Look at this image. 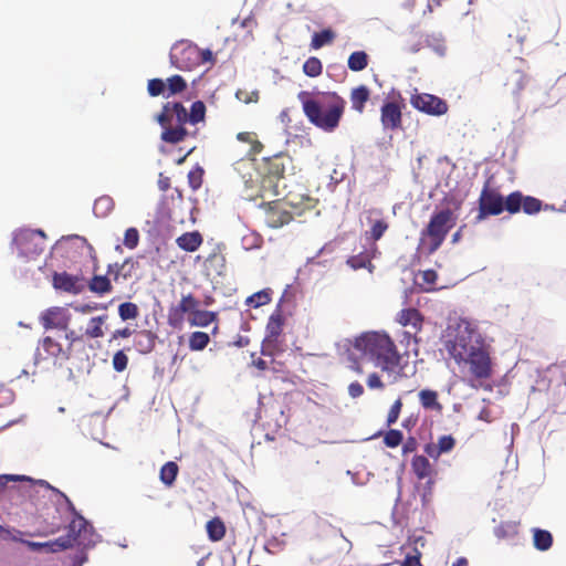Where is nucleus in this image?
<instances>
[{
    "label": "nucleus",
    "instance_id": "nucleus-1",
    "mask_svg": "<svg viewBox=\"0 0 566 566\" xmlns=\"http://www.w3.org/2000/svg\"><path fill=\"white\" fill-rule=\"evenodd\" d=\"M443 346L469 387L491 390L488 384L494 374L491 347L478 331L469 324L459 326L454 335L448 334Z\"/></svg>",
    "mask_w": 566,
    "mask_h": 566
},
{
    "label": "nucleus",
    "instance_id": "nucleus-2",
    "mask_svg": "<svg viewBox=\"0 0 566 566\" xmlns=\"http://www.w3.org/2000/svg\"><path fill=\"white\" fill-rule=\"evenodd\" d=\"M303 112L311 124L326 133L334 132L345 112L346 101L335 92L297 94Z\"/></svg>",
    "mask_w": 566,
    "mask_h": 566
},
{
    "label": "nucleus",
    "instance_id": "nucleus-3",
    "mask_svg": "<svg viewBox=\"0 0 566 566\" xmlns=\"http://www.w3.org/2000/svg\"><path fill=\"white\" fill-rule=\"evenodd\" d=\"M354 347L384 371L395 373L400 365L401 356L386 333H364L355 339Z\"/></svg>",
    "mask_w": 566,
    "mask_h": 566
},
{
    "label": "nucleus",
    "instance_id": "nucleus-4",
    "mask_svg": "<svg viewBox=\"0 0 566 566\" xmlns=\"http://www.w3.org/2000/svg\"><path fill=\"white\" fill-rule=\"evenodd\" d=\"M163 128L160 138L168 144H178L188 135L185 124L189 122L188 112L181 103L168 102L156 117Z\"/></svg>",
    "mask_w": 566,
    "mask_h": 566
},
{
    "label": "nucleus",
    "instance_id": "nucleus-5",
    "mask_svg": "<svg viewBox=\"0 0 566 566\" xmlns=\"http://www.w3.org/2000/svg\"><path fill=\"white\" fill-rule=\"evenodd\" d=\"M457 217L449 208L434 212L427 227L421 231V243L428 254H433L455 226Z\"/></svg>",
    "mask_w": 566,
    "mask_h": 566
},
{
    "label": "nucleus",
    "instance_id": "nucleus-6",
    "mask_svg": "<svg viewBox=\"0 0 566 566\" xmlns=\"http://www.w3.org/2000/svg\"><path fill=\"white\" fill-rule=\"evenodd\" d=\"M45 238L42 230L21 229L14 233L13 244L21 256L34 259L44 251Z\"/></svg>",
    "mask_w": 566,
    "mask_h": 566
},
{
    "label": "nucleus",
    "instance_id": "nucleus-7",
    "mask_svg": "<svg viewBox=\"0 0 566 566\" xmlns=\"http://www.w3.org/2000/svg\"><path fill=\"white\" fill-rule=\"evenodd\" d=\"M525 67L526 63L521 57H514L502 67L503 85L516 97L520 96L521 92L528 83Z\"/></svg>",
    "mask_w": 566,
    "mask_h": 566
},
{
    "label": "nucleus",
    "instance_id": "nucleus-8",
    "mask_svg": "<svg viewBox=\"0 0 566 566\" xmlns=\"http://www.w3.org/2000/svg\"><path fill=\"white\" fill-rule=\"evenodd\" d=\"M201 49L188 41H180L170 50V62L181 71H190L199 66Z\"/></svg>",
    "mask_w": 566,
    "mask_h": 566
},
{
    "label": "nucleus",
    "instance_id": "nucleus-9",
    "mask_svg": "<svg viewBox=\"0 0 566 566\" xmlns=\"http://www.w3.org/2000/svg\"><path fill=\"white\" fill-rule=\"evenodd\" d=\"M504 211V198L499 189L491 187L488 180L479 197V213L476 220L480 222L489 216H499Z\"/></svg>",
    "mask_w": 566,
    "mask_h": 566
},
{
    "label": "nucleus",
    "instance_id": "nucleus-10",
    "mask_svg": "<svg viewBox=\"0 0 566 566\" xmlns=\"http://www.w3.org/2000/svg\"><path fill=\"white\" fill-rule=\"evenodd\" d=\"M397 322L405 328V338H407V345L413 343L412 350L418 352V344L420 339L418 334L421 332L423 326V315L417 308H403L397 314Z\"/></svg>",
    "mask_w": 566,
    "mask_h": 566
},
{
    "label": "nucleus",
    "instance_id": "nucleus-11",
    "mask_svg": "<svg viewBox=\"0 0 566 566\" xmlns=\"http://www.w3.org/2000/svg\"><path fill=\"white\" fill-rule=\"evenodd\" d=\"M200 306V301L191 293L181 295L178 304L168 310L167 321L172 328H181L187 317H191L195 310Z\"/></svg>",
    "mask_w": 566,
    "mask_h": 566
},
{
    "label": "nucleus",
    "instance_id": "nucleus-12",
    "mask_svg": "<svg viewBox=\"0 0 566 566\" xmlns=\"http://www.w3.org/2000/svg\"><path fill=\"white\" fill-rule=\"evenodd\" d=\"M108 316L106 314L92 317L88 321L87 327L83 334L76 333L74 329H71L70 326L65 332V339L67 340L66 348H70V353L72 354L73 347L81 342H84L85 338L96 339L102 338L105 335L103 326L105 325Z\"/></svg>",
    "mask_w": 566,
    "mask_h": 566
},
{
    "label": "nucleus",
    "instance_id": "nucleus-13",
    "mask_svg": "<svg viewBox=\"0 0 566 566\" xmlns=\"http://www.w3.org/2000/svg\"><path fill=\"white\" fill-rule=\"evenodd\" d=\"M40 345L45 353V356L42 355L39 348L34 357L35 365H39L41 360L44 359H52L54 364L62 365V363L69 360L72 356L70 348H64L60 342L51 336L43 337Z\"/></svg>",
    "mask_w": 566,
    "mask_h": 566
},
{
    "label": "nucleus",
    "instance_id": "nucleus-14",
    "mask_svg": "<svg viewBox=\"0 0 566 566\" xmlns=\"http://www.w3.org/2000/svg\"><path fill=\"white\" fill-rule=\"evenodd\" d=\"M410 104L416 109L432 116L444 115L449 109L446 101L428 93L412 95L410 98Z\"/></svg>",
    "mask_w": 566,
    "mask_h": 566
},
{
    "label": "nucleus",
    "instance_id": "nucleus-15",
    "mask_svg": "<svg viewBox=\"0 0 566 566\" xmlns=\"http://www.w3.org/2000/svg\"><path fill=\"white\" fill-rule=\"evenodd\" d=\"M39 322L46 331H67L71 323V314L65 307L52 306L41 313Z\"/></svg>",
    "mask_w": 566,
    "mask_h": 566
},
{
    "label": "nucleus",
    "instance_id": "nucleus-16",
    "mask_svg": "<svg viewBox=\"0 0 566 566\" xmlns=\"http://www.w3.org/2000/svg\"><path fill=\"white\" fill-rule=\"evenodd\" d=\"M403 104L397 101L385 102L380 108V123L384 130L397 132L402 128Z\"/></svg>",
    "mask_w": 566,
    "mask_h": 566
},
{
    "label": "nucleus",
    "instance_id": "nucleus-17",
    "mask_svg": "<svg viewBox=\"0 0 566 566\" xmlns=\"http://www.w3.org/2000/svg\"><path fill=\"white\" fill-rule=\"evenodd\" d=\"M284 326V317L281 308H277L271 314L266 324V338L262 344L261 353L262 355H272L270 349L273 342L277 339V337L282 334Z\"/></svg>",
    "mask_w": 566,
    "mask_h": 566
},
{
    "label": "nucleus",
    "instance_id": "nucleus-18",
    "mask_svg": "<svg viewBox=\"0 0 566 566\" xmlns=\"http://www.w3.org/2000/svg\"><path fill=\"white\" fill-rule=\"evenodd\" d=\"M293 220L292 213L284 209L277 201L266 205L265 208V223L268 227L277 229L289 224Z\"/></svg>",
    "mask_w": 566,
    "mask_h": 566
},
{
    "label": "nucleus",
    "instance_id": "nucleus-19",
    "mask_svg": "<svg viewBox=\"0 0 566 566\" xmlns=\"http://www.w3.org/2000/svg\"><path fill=\"white\" fill-rule=\"evenodd\" d=\"M287 161H290V157L283 153L265 159V178L269 179V181L283 178Z\"/></svg>",
    "mask_w": 566,
    "mask_h": 566
},
{
    "label": "nucleus",
    "instance_id": "nucleus-20",
    "mask_svg": "<svg viewBox=\"0 0 566 566\" xmlns=\"http://www.w3.org/2000/svg\"><path fill=\"white\" fill-rule=\"evenodd\" d=\"M53 286L71 294H80L84 286L77 276L71 275L67 272L54 273Z\"/></svg>",
    "mask_w": 566,
    "mask_h": 566
},
{
    "label": "nucleus",
    "instance_id": "nucleus-21",
    "mask_svg": "<svg viewBox=\"0 0 566 566\" xmlns=\"http://www.w3.org/2000/svg\"><path fill=\"white\" fill-rule=\"evenodd\" d=\"M377 252L376 245H373L369 250H364L355 255H352L347 259V265L354 271L366 269L369 273L374 272L375 265L373 264V259Z\"/></svg>",
    "mask_w": 566,
    "mask_h": 566
},
{
    "label": "nucleus",
    "instance_id": "nucleus-22",
    "mask_svg": "<svg viewBox=\"0 0 566 566\" xmlns=\"http://www.w3.org/2000/svg\"><path fill=\"white\" fill-rule=\"evenodd\" d=\"M224 245L216 244L206 259V268L213 271L218 275H222L226 270V255L223 253Z\"/></svg>",
    "mask_w": 566,
    "mask_h": 566
},
{
    "label": "nucleus",
    "instance_id": "nucleus-23",
    "mask_svg": "<svg viewBox=\"0 0 566 566\" xmlns=\"http://www.w3.org/2000/svg\"><path fill=\"white\" fill-rule=\"evenodd\" d=\"M157 336L151 331L144 329L137 333L134 339V346L140 354L153 352L156 345Z\"/></svg>",
    "mask_w": 566,
    "mask_h": 566
},
{
    "label": "nucleus",
    "instance_id": "nucleus-24",
    "mask_svg": "<svg viewBox=\"0 0 566 566\" xmlns=\"http://www.w3.org/2000/svg\"><path fill=\"white\" fill-rule=\"evenodd\" d=\"M134 262L130 258H127L123 263H113L107 266V274L112 276L111 280L118 282L122 277L123 280H127L132 276V271L134 269Z\"/></svg>",
    "mask_w": 566,
    "mask_h": 566
},
{
    "label": "nucleus",
    "instance_id": "nucleus-25",
    "mask_svg": "<svg viewBox=\"0 0 566 566\" xmlns=\"http://www.w3.org/2000/svg\"><path fill=\"white\" fill-rule=\"evenodd\" d=\"M187 321L190 326L207 327L218 321V313L197 307L191 317H187Z\"/></svg>",
    "mask_w": 566,
    "mask_h": 566
},
{
    "label": "nucleus",
    "instance_id": "nucleus-26",
    "mask_svg": "<svg viewBox=\"0 0 566 566\" xmlns=\"http://www.w3.org/2000/svg\"><path fill=\"white\" fill-rule=\"evenodd\" d=\"M352 108L361 114L365 109V104L370 98V91L366 85H359L350 92Z\"/></svg>",
    "mask_w": 566,
    "mask_h": 566
},
{
    "label": "nucleus",
    "instance_id": "nucleus-27",
    "mask_svg": "<svg viewBox=\"0 0 566 566\" xmlns=\"http://www.w3.org/2000/svg\"><path fill=\"white\" fill-rule=\"evenodd\" d=\"M177 245L187 252H195L202 243V235L198 231L186 232L176 239Z\"/></svg>",
    "mask_w": 566,
    "mask_h": 566
},
{
    "label": "nucleus",
    "instance_id": "nucleus-28",
    "mask_svg": "<svg viewBox=\"0 0 566 566\" xmlns=\"http://www.w3.org/2000/svg\"><path fill=\"white\" fill-rule=\"evenodd\" d=\"M72 536H61L52 542L48 543H34L31 542L29 545L33 549L46 548L49 552L56 553L72 547Z\"/></svg>",
    "mask_w": 566,
    "mask_h": 566
},
{
    "label": "nucleus",
    "instance_id": "nucleus-29",
    "mask_svg": "<svg viewBox=\"0 0 566 566\" xmlns=\"http://www.w3.org/2000/svg\"><path fill=\"white\" fill-rule=\"evenodd\" d=\"M88 522L77 513L69 525V532L65 536H72V546L74 544H82L80 539L83 533L87 532Z\"/></svg>",
    "mask_w": 566,
    "mask_h": 566
},
{
    "label": "nucleus",
    "instance_id": "nucleus-30",
    "mask_svg": "<svg viewBox=\"0 0 566 566\" xmlns=\"http://www.w3.org/2000/svg\"><path fill=\"white\" fill-rule=\"evenodd\" d=\"M420 405L426 410L441 412L443 406L439 402L438 392L432 389H422L418 394Z\"/></svg>",
    "mask_w": 566,
    "mask_h": 566
},
{
    "label": "nucleus",
    "instance_id": "nucleus-31",
    "mask_svg": "<svg viewBox=\"0 0 566 566\" xmlns=\"http://www.w3.org/2000/svg\"><path fill=\"white\" fill-rule=\"evenodd\" d=\"M411 469L419 480L431 478L433 469L424 455H415L411 461Z\"/></svg>",
    "mask_w": 566,
    "mask_h": 566
},
{
    "label": "nucleus",
    "instance_id": "nucleus-32",
    "mask_svg": "<svg viewBox=\"0 0 566 566\" xmlns=\"http://www.w3.org/2000/svg\"><path fill=\"white\" fill-rule=\"evenodd\" d=\"M455 440L452 436H442L437 446H427L426 451L432 458H438L441 453L449 452L454 448Z\"/></svg>",
    "mask_w": 566,
    "mask_h": 566
},
{
    "label": "nucleus",
    "instance_id": "nucleus-33",
    "mask_svg": "<svg viewBox=\"0 0 566 566\" xmlns=\"http://www.w3.org/2000/svg\"><path fill=\"white\" fill-rule=\"evenodd\" d=\"M91 292L103 295L112 292V280L107 275H94L88 282Z\"/></svg>",
    "mask_w": 566,
    "mask_h": 566
},
{
    "label": "nucleus",
    "instance_id": "nucleus-34",
    "mask_svg": "<svg viewBox=\"0 0 566 566\" xmlns=\"http://www.w3.org/2000/svg\"><path fill=\"white\" fill-rule=\"evenodd\" d=\"M115 207L114 199L104 195L98 197L93 205V212L97 218H106Z\"/></svg>",
    "mask_w": 566,
    "mask_h": 566
},
{
    "label": "nucleus",
    "instance_id": "nucleus-35",
    "mask_svg": "<svg viewBox=\"0 0 566 566\" xmlns=\"http://www.w3.org/2000/svg\"><path fill=\"white\" fill-rule=\"evenodd\" d=\"M208 538L211 542H219L226 535V525L220 517H213L206 525Z\"/></svg>",
    "mask_w": 566,
    "mask_h": 566
},
{
    "label": "nucleus",
    "instance_id": "nucleus-36",
    "mask_svg": "<svg viewBox=\"0 0 566 566\" xmlns=\"http://www.w3.org/2000/svg\"><path fill=\"white\" fill-rule=\"evenodd\" d=\"M178 472L179 468L177 463L174 461H168L161 467L159 472V479L166 486L170 488L174 485Z\"/></svg>",
    "mask_w": 566,
    "mask_h": 566
},
{
    "label": "nucleus",
    "instance_id": "nucleus-37",
    "mask_svg": "<svg viewBox=\"0 0 566 566\" xmlns=\"http://www.w3.org/2000/svg\"><path fill=\"white\" fill-rule=\"evenodd\" d=\"M347 64L354 72L363 71L368 65V55L364 51H355L349 55Z\"/></svg>",
    "mask_w": 566,
    "mask_h": 566
},
{
    "label": "nucleus",
    "instance_id": "nucleus-38",
    "mask_svg": "<svg viewBox=\"0 0 566 566\" xmlns=\"http://www.w3.org/2000/svg\"><path fill=\"white\" fill-rule=\"evenodd\" d=\"M523 201V193L521 191H513L504 198V210L515 214L521 211Z\"/></svg>",
    "mask_w": 566,
    "mask_h": 566
},
{
    "label": "nucleus",
    "instance_id": "nucleus-39",
    "mask_svg": "<svg viewBox=\"0 0 566 566\" xmlns=\"http://www.w3.org/2000/svg\"><path fill=\"white\" fill-rule=\"evenodd\" d=\"M553 536L548 531L535 528L534 530V546L538 551H547L552 547Z\"/></svg>",
    "mask_w": 566,
    "mask_h": 566
},
{
    "label": "nucleus",
    "instance_id": "nucleus-40",
    "mask_svg": "<svg viewBox=\"0 0 566 566\" xmlns=\"http://www.w3.org/2000/svg\"><path fill=\"white\" fill-rule=\"evenodd\" d=\"M210 342V337L205 332H193L189 335L188 345L191 350L199 352L205 349Z\"/></svg>",
    "mask_w": 566,
    "mask_h": 566
},
{
    "label": "nucleus",
    "instance_id": "nucleus-41",
    "mask_svg": "<svg viewBox=\"0 0 566 566\" xmlns=\"http://www.w3.org/2000/svg\"><path fill=\"white\" fill-rule=\"evenodd\" d=\"M335 33L331 29H325L321 32L314 33L311 41V46L314 50H318L326 44H329L334 41Z\"/></svg>",
    "mask_w": 566,
    "mask_h": 566
},
{
    "label": "nucleus",
    "instance_id": "nucleus-42",
    "mask_svg": "<svg viewBox=\"0 0 566 566\" xmlns=\"http://www.w3.org/2000/svg\"><path fill=\"white\" fill-rule=\"evenodd\" d=\"M187 88V82L180 75H172L167 78L166 90L168 91L166 97L184 92Z\"/></svg>",
    "mask_w": 566,
    "mask_h": 566
},
{
    "label": "nucleus",
    "instance_id": "nucleus-43",
    "mask_svg": "<svg viewBox=\"0 0 566 566\" xmlns=\"http://www.w3.org/2000/svg\"><path fill=\"white\" fill-rule=\"evenodd\" d=\"M237 139L242 143H247L250 145L251 154L261 153L263 145L258 140L256 134L252 132H242L237 135Z\"/></svg>",
    "mask_w": 566,
    "mask_h": 566
},
{
    "label": "nucleus",
    "instance_id": "nucleus-44",
    "mask_svg": "<svg viewBox=\"0 0 566 566\" xmlns=\"http://www.w3.org/2000/svg\"><path fill=\"white\" fill-rule=\"evenodd\" d=\"M323 64L316 56L308 57L303 64V72L310 77H316L322 74Z\"/></svg>",
    "mask_w": 566,
    "mask_h": 566
},
{
    "label": "nucleus",
    "instance_id": "nucleus-45",
    "mask_svg": "<svg viewBox=\"0 0 566 566\" xmlns=\"http://www.w3.org/2000/svg\"><path fill=\"white\" fill-rule=\"evenodd\" d=\"M271 302V291L269 289L259 291L248 297L247 303L253 307H260Z\"/></svg>",
    "mask_w": 566,
    "mask_h": 566
},
{
    "label": "nucleus",
    "instance_id": "nucleus-46",
    "mask_svg": "<svg viewBox=\"0 0 566 566\" xmlns=\"http://www.w3.org/2000/svg\"><path fill=\"white\" fill-rule=\"evenodd\" d=\"M118 314L123 321L135 319L139 314V310L135 303L125 302L118 306Z\"/></svg>",
    "mask_w": 566,
    "mask_h": 566
},
{
    "label": "nucleus",
    "instance_id": "nucleus-47",
    "mask_svg": "<svg viewBox=\"0 0 566 566\" xmlns=\"http://www.w3.org/2000/svg\"><path fill=\"white\" fill-rule=\"evenodd\" d=\"M206 115V105L201 101L193 102L190 108V113H188L189 123L197 124L205 119Z\"/></svg>",
    "mask_w": 566,
    "mask_h": 566
},
{
    "label": "nucleus",
    "instance_id": "nucleus-48",
    "mask_svg": "<svg viewBox=\"0 0 566 566\" xmlns=\"http://www.w3.org/2000/svg\"><path fill=\"white\" fill-rule=\"evenodd\" d=\"M522 209L527 214H534L541 211L542 201L535 197L523 196Z\"/></svg>",
    "mask_w": 566,
    "mask_h": 566
},
{
    "label": "nucleus",
    "instance_id": "nucleus-49",
    "mask_svg": "<svg viewBox=\"0 0 566 566\" xmlns=\"http://www.w3.org/2000/svg\"><path fill=\"white\" fill-rule=\"evenodd\" d=\"M389 224L385 219L376 220L369 231V235L374 241H378L381 239L384 233L388 230Z\"/></svg>",
    "mask_w": 566,
    "mask_h": 566
},
{
    "label": "nucleus",
    "instance_id": "nucleus-50",
    "mask_svg": "<svg viewBox=\"0 0 566 566\" xmlns=\"http://www.w3.org/2000/svg\"><path fill=\"white\" fill-rule=\"evenodd\" d=\"M403 440V434L400 430L390 429L385 433L384 443L388 448H397Z\"/></svg>",
    "mask_w": 566,
    "mask_h": 566
},
{
    "label": "nucleus",
    "instance_id": "nucleus-51",
    "mask_svg": "<svg viewBox=\"0 0 566 566\" xmlns=\"http://www.w3.org/2000/svg\"><path fill=\"white\" fill-rule=\"evenodd\" d=\"M147 91L153 97L165 95L166 83L161 78H151L148 81Z\"/></svg>",
    "mask_w": 566,
    "mask_h": 566
},
{
    "label": "nucleus",
    "instance_id": "nucleus-52",
    "mask_svg": "<svg viewBox=\"0 0 566 566\" xmlns=\"http://www.w3.org/2000/svg\"><path fill=\"white\" fill-rule=\"evenodd\" d=\"M203 169L199 166L188 172V182L192 190H198L202 185Z\"/></svg>",
    "mask_w": 566,
    "mask_h": 566
},
{
    "label": "nucleus",
    "instance_id": "nucleus-53",
    "mask_svg": "<svg viewBox=\"0 0 566 566\" xmlns=\"http://www.w3.org/2000/svg\"><path fill=\"white\" fill-rule=\"evenodd\" d=\"M139 242V232L136 228H128L124 234V245L128 249H135Z\"/></svg>",
    "mask_w": 566,
    "mask_h": 566
},
{
    "label": "nucleus",
    "instance_id": "nucleus-54",
    "mask_svg": "<svg viewBox=\"0 0 566 566\" xmlns=\"http://www.w3.org/2000/svg\"><path fill=\"white\" fill-rule=\"evenodd\" d=\"M127 365H128V357L124 353V350L116 352L113 356V368L116 371L122 373L127 368Z\"/></svg>",
    "mask_w": 566,
    "mask_h": 566
},
{
    "label": "nucleus",
    "instance_id": "nucleus-55",
    "mask_svg": "<svg viewBox=\"0 0 566 566\" xmlns=\"http://www.w3.org/2000/svg\"><path fill=\"white\" fill-rule=\"evenodd\" d=\"M494 533L499 538H505L516 534V526L510 523H502L495 527Z\"/></svg>",
    "mask_w": 566,
    "mask_h": 566
},
{
    "label": "nucleus",
    "instance_id": "nucleus-56",
    "mask_svg": "<svg viewBox=\"0 0 566 566\" xmlns=\"http://www.w3.org/2000/svg\"><path fill=\"white\" fill-rule=\"evenodd\" d=\"M401 408H402V401H401V399H397L390 407V410L387 416V426L388 427H390L398 420Z\"/></svg>",
    "mask_w": 566,
    "mask_h": 566
},
{
    "label": "nucleus",
    "instance_id": "nucleus-57",
    "mask_svg": "<svg viewBox=\"0 0 566 566\" xmlns=\"http://www.w3.org/2000/svg\"><path fill=\"white\" fill-rule=\"evenodd\" d=\"M418 3L423 4L426 7V9L423 10V14H426L427 12L431 13L433 11V4L440 6L441 0H432V1H430V0H410L409 1L410 9H415Z\"/></svg>",
    "mask_w": 566,
    "mask_h": 566
},
{
    "label": "nucleus",
    "instance_id": "nucleus-58",
    "mask_svg": "<svg viewBox=\"0 0 566 566\" xmlns=\"http://www.w3.org/2000/svg\"><path fill=\"white\" fill-rule=\"evenodd\" d=\"M367 386L370 389H382L384 388V384L380 380V377L376 373H373L368 376Z\"/></svg>",
    "mask_w": 566,
    "mask_h": 566
},
{
    "label": "nucleus",
    "instance_id": "nucleus-59",
    "mask_svg": "<svg viewBox=\"0 0 566 566\" xmlns=\"http://www.w3.org/2000/svg\"><path fill=\"white\" fill-rule=\"evenodd\" d=\"M348 394L352 398H358L364 394V387L360 382L354 381L348 386Z\"/></svg>",
    "mask_w": 566,
    "mask_h": 566
},
{
    "label": "nucleus",
    "instance_id": "nucleus-60",
    "mask_svg": "<svg viewBox=\"0 0 566 566\" xmlns=\"http://www.w3.org/2000/svg\"><path fill=\"white\" fill-rule=\"evenodd\" d=\"M421 277L427 285H433L438 279V274L434 270H426L422 272Z\"/></svg>",
    "mask_w": 566,
    "mask_h": 566
},
{
    "label": "nucleus",
    "instance_id": "nucleus-61",
    "mask_svg": "<svg viewBox=\"0 0 566 566\" xmlns=\"http://www.w3.org/2000/svg\"><path fill=\"white\" fill-rule=\"evenodd\" d=\"M74 310L77 313L86 314V313H91L93 311H97L98 310V304L97 303L81 304V305L74 306Z\"/></svg>",
    "mask_w": 566,
    "mask_h": 566
},
{
    "label": "nucleus",
    "instance_id": "nucleus-62",
    "mask_svg": "<svg viewBox=\"0 0 566 566\" xmlns=\"http://www.w3.org/2000/svg\"><path fill=\"white\" fill-rule=\"evenodd\" d=\"M132 334H133V331L129 327H124V328H120V329H116L112 334L111 340L117 339V338H128V337L132 336Z\"/></svg>",
    "mask_w": 566,
    "mask_h": 566
},
{
    "label": "nucleus",
    "instance_id": "nucleus-63",
    "mask_svg": "<svg viewBox=\"0 0 566 566\" xmlns=\"http://www.w3.org/2000/svg\"><path fill=\"white\" fill-rule=\"evenodd\" d=\"M478 419L488 423L492 422V411L488 407H483L478 415Z\"/></svg>",
    "mask_w": 566,
    "mask_h": 566
},
{
    "label": "nucleus",
    "instance_id": "nucleus-64",
    "mask_svg": "<svg viewBox=\"0 0 566 566\" xmlns=\"http://www.w3.org/2000/svg\"><path fill=\"white\" fill-rule=\"evenodd\" d=\"M401 566H422L420 563L419 556H406L405 560L401 563Z\"/></svg>",
    "mask_w": 566,
    "mask_h": 566
}]
</instances>
